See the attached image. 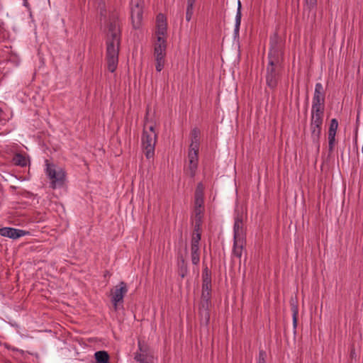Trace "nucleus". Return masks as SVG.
<instances>
[{"label":"nucleus","mask_w":363,"mask_h":363,"mask_svg":"<svg viewBox=\"0 0 363 363\" xmlns=\"http://www.w3.org/2000/svg\"><path fill=\"white\" fill-rule=\"evenodd\" d=\"M192 264L197 265L200 261V252H191Z\"/></svg>","instance_id":"27"},{"label":"nucleus","mask_w":363,"mask_h":363,"mask_svg":"<svg viewBox=\"0 0 363 363\" xmlns=\"http://www.w3.org/2000/svg\"><path fill=\"white\" fill-rule=\"evenodd\" d=\"M193 13H194V7L193 6L189 7L187 6L186 11V21L189 22L191 21Z\"/></svg>","instance_id":"31"},{"label":"nucleus","mask_w":363,"mask_h":363,"mask_svg":"<svg viewBox=\"0 0 363 363\" xmlns=\"http://www.w3.org/2000/svg\"><path fill=\"white\" fill-rule=\"evenodd\" d=\"M13 162L16 165L21 167H26L27 165V160L26 157L19 153L14 156Z\"/></svg>","instance_id":"23"},{"label":"nucleus","mask_w":363,"mask_h":363,"mask_svg":"<svg viewBox=\"0 0 363 363\" xmlns=\"http://www.w3.org/2000/svg\"><path fill=\"white\" fill-rule=\"evenodd\" d=\"M96 363H110V356L106 351L100 350L94 353Z\"/></svg>","instance_id":"18"},{"label":"nucleus","mask_w":363,"mask_h":363,"mask_svg":"<svg viewBox=\"0 0 363 363\" xmlns=\"http://www.w3.org/2000/svg\"><path fill=\"white\" fill-rule=\"evenodd\" d=\"M194 206L199 208L203 206V198H194Z\"/></svg>","instance_id":"35"},{"label":"nucleus","mask_w":363,"mask_h":363,"mask_svg":"<svg viewBox=\"0 0 363 363\" xmlns=\"http://www.w3.org/2000/svg\"><path fill=\"white\" fill-rule=\"evenodd\" d=\"M27 4H28L27 0H25V1H24V5H25V6H27Z\"/></svg>","instance_id":"44"},{"label":"nucleus","mask_w":363,"mask_h":363,"mask_svg":"<svg viewBox=\"0 0 363 363\" xmlns=\"http://www.w3.org/2000/svg\"><path fill=\"white\" fill-rule=\"evenodd\" d=\"M191 252H199V245L191 243Z\"/></svg>","instance_id":"36"},{"label":"nucleus","mask_w":363,"mask_h":363,"mask_svg":"<svg viewBox=\"0 0 363 363\" xmlns=\"http://www.w3.org/2000/svg\"><path fill=\"white\" fill-rule=\"evenodd\" d=\"M46 173L49 178L51 179V187L55 189L57 187H62L65 184L66 174L62 169L56 171L54 168V165L48 163Z\"/></svg>","instance_id":"6"},{"label":"nucleus","mask_w":363,"mask_h":363,"mask_svg":"<svg viewBox=\"0 0 363 363\" xmlns=\"http://www.w3.org/2000/svg\"><path fill=\"white\" fill-rule=\"evenodd\" d=\"M28 233V231H26L21 229H16L13 228L4 227L0 228V235L7 237L13 240L18 239Z\"/></svg>","instance_id":"12"},{"label":"nucleus","mask_w":363,"mask_h":363,"mask_svg":"<svg viewBox=\"0 0 363 363\" xmlns=\"http://www.w3.org/2000/svg\"><path fill=\"white\" fill-rule=\"evenodd\" d=\"M195 2H196V0H187V6L189 7H191V6L194 7Z\"/></svg>","instance_id":"42"},{"label":"nucleus","mask_w":363,"mask_h":363,"mask_svg":"<svg viewBox=\"0 0 363 363\" xmlns=\"http://www.w3.org/2000/svg\"><path fill=\"white\" fill-rule=\"evenodd\" d=\"M157 138V133H149L147 134V128L145 126L142 136V146L144 154L147 159L152 157L155 155Z\"/></svg>","instance_id":"5"},{"label":"nucleus","mask_w":363,"mask_h":363,"mask_svg":"<svg viewBox=\"0 0 363 363\" xmlns=\"http://www.w3.org/2000/svg\"><path fill=\"white\" fill-rule=\"evenodd\" d=\"M106 34V60L109 72H114L118 62L121 31L118 18L113 14L109 16Z\"/></svg>","instance_id":"2"},{"label":"nucleus","mask_w":363,"mask_h":363,"mask_svg":"<svg viewBox=\"0 0 363 363\" xmlns=\"http://www.w3.org/2000/svg\"><path fill=\"white\" fill-rule=\"evenodd\" d=\"M338 127V121L336 118H333L330 121L329 126L328 134L336 135L337 129Z\"/></svg>","instance_id":"24"},{"label":"nucleus","mask_w":363,"mask_h":363,"mask_svg":"<svg viewBox=\"0 0 363 363\" xmlns=\"http://www.w3.org/2000/svg\"><path fill=\"white\" fill-rule=\"evenodd\" d=\"M313 101L323 102L325 101V90L321 83H316L315 86Z\"/></svg>","instance_id":"17"},{"label":"nucleus","mask_w":363,"mask_h":363,"mask_svg":"<svg viewBox=\"0 0 363 363\" xmlns=\"http://www.w3.org/2000/svg\"><path fill=\"white\" fill-rule=\"evenodd\" d=\"M128 292L127 284L124 281H121L111 291V302L115 310H117L118 304L123 302V297Z\"/></svg>","instance_id":"9"},{"label":"nucleus","mask_w":363,"mask_h":363,"mask_svg":"<svg viewBox=\"0 0 363 363\" xmlns=\"http://www.w3.org/2000/svg\"><path fill=\"white\" fill-rule=\"evenodd\" d=\"M194 198H203V191H195Z\"/></svg>","instance_id":"39"},{"label":"nucleus","mask_w":363,"mask_h":363,"mask_svg":"<svg viewBox=\"0 0 363 363\" xmlns=\"http://www.w3.org/2000/svg\"><path fill=\"white\" fill-rule=\"evenodd\" d=\"M2 113H3V110L0 108V118L1 117Z\"/></svg>","instance_id":"43"},{"label":"nucleus","mask_w":363,"mask_h":363,"mask_svg":"<svg viewBox=\"0 0 363 363\" xmlns=\"http://www.w3.org/2000/svg\"><path fill=\"white\" fill-rule=\"evenodd\" d=\"M290 306L291 310L292 311V315H298V302L296 298H291L290 300Z\"/></svg>","instance_id":"25"},{"label":"nucleus","mask_w":363,"mask_h":363,"mask_svg":"<svg viewBox=\"0 0 363 363\" xmlns=\"http://www.w3.org/2000/svg\"><path fill=\"white\" fill-rule=\"evenodd\" d=\"M140 352L135 354L134 359L139 363H154V354L152 349L144 342L138 340Z\"/></svg>","instance_id":"8"},{"label":"nucleus","mask_w":363,"mask_h":363,"mask_svg":"<svg viewBox=\"0 0 363 363\" xmlns=\"http://www.w3.org/2000/svg\"><path fill=\"white\" fill-rule=\"evenodd\" d=\"M203 186L201 183H199L197 186H196V191H203Z\"/></svg>","instance_id":"41"},{"label":"nucleus","mask_w":363,"mask_h":363,"mask_svg":"<svg viewBox=\"0 0 363 363\" xmlns=\"http://www.w3.org/2000/svg\"><path fill=\"white\" fill-rule=\"evenodd\" d=\"M211 306V285L202 286L201 300L199 305V316L201 325L208 326L210 321L209 308Z\"/></svg>","instance_id":"3"},{"label":"nucleus","mask_w":363,"mask_h":363,"mask_svg":"<svg viewBox=\"0 0 363 363\" xmlns=\"http://www.w3.org/2000/svg\"><path fill=\"white\" fill-rule=\"evenodd\" d=\"M323 122V121L322 120H311V136L312 141L318 150H319L320 148V136L321 134Z\"/></svg>","instance_id":"10"},{"label":"nucleus","mask_w":363,"mask_h":363,"mask_svg":"<svg viewBox=\"0 0 363 363\" xmlns=\"http://www.w3.org/2000/svg\"><path fill=\"white\" fill-rule=\"evenodd\" d=\"M199 147H190L189 151L188 154V157L189 160V172L191 177H194L196 174V171L198 167V160H199Z\"/></svg>","instance_id":"11"},{"label":"nucleus","mask_w":363,"mask_h":363,"mask_svg":"<svg viewBox=\"0 0 363 363\" xmlns=\"http://www.w3.org/2000/svg\"><path fill=\"white\" fill-rule=\"evenodd\" d=\"M201 233H193L191 238V243L199 244L201 240Z\"/></svg>","instance_id":"32"},{"label":"nucleus","mask_w":363,"mask_h":363,"mask_svg":"<svg viewBox=\"0 0 363 363\" xmlns=\"http://www.w3.org/2000/svg\"><path fill=\"white\" fill-rule=\"evenodd\" d=\"M143 1L142 0L130 1V14L133 28H139L143 20Z\"/></svg>","instance_id":"7"},{"label":"nucleus","mask_w":363,"mask_h":363,"mask_svg":"<svg viewBox=\"0 0 363 363\" xmlns=\"http://www.w3.org/2000/svg\"><path fill=\"white\" fill-rule=\"evenodd\" d=\"M359 124V111L357 112V119H356V128L354 130V141L357 143V133H358V127Z\"/></svg>","instance_id":"34"},{"label":"nucleus","mask_w":363,"mask_h":363,"mask_svg":"<svg viewBox=\"0 0 363 363\" xmlns=\"http://www.w3.org/2000/svg\"><path fill=\"white\" fill-rule=\"evenodd\" d=\"M200 130L197 128H194L191 131V145L190 147H199L200 145Z\"/></svg>","instance_id":"19"},{"label":"nucleus","mask_w":363,"mask_h":363,"mask_svg":"<svg viewBox=\"0 0 363 363\" xmlns=\"http://www.w3.org/2000/svg\"><path fill=\"white\" fill-rule=\"evenodd\" d=\"M202 224V220H199V219H195L194 220V229L193 233H201V227Z\"/></svg>","instance_id":"30"},{"label":"nucleus","mask_w":363,"mask_h":363,"mask_svg":"<svg viewBox=\"0 0 363 363\" xmlns=\"http://www.w3.org/2000/svg\"><path fill=\"white\" fill-rule=\"evenodd\" d=\"M335 135H336L328 134V152L330 154H331L334 150Z\"/></svg>","instance_id":"26"},{"label":"nucleus","mask_w":363,"mask_h":363,"mask_svg":"<svg viewBox=\"0 0 363 363\" xmlns=\"http://www.w3.org/2000/svg\"><path fill=\"white\" fill-rule=\"evenodd\" d=\"M268 63L266 67L265 80L267 86L274 91L281 82L284 70V43L277 33H274L269 39Z\"/></svg>","instance_id":"1"},{"label":"nucleus","mask_w":363,"mask_h":363,"mask_svg":"<svg viewBox=\"0 0 363 363\" xmlns=\"http://www.w3.org/2000/svg\"><path fill=\"white\" fill-rule=\"evenodd\" d=\"M242 220H243L242 215L238 213L237 216L235 218L234 223L242 224Z\"/></svg>","instance_id":"37"},{"label":"nucleus","mask_w":363,"mask_h":363,"mask_svg":"<svg viewBox=\"0 0 363 363\" xmlns=\"http://www.w3.org/2000/svg\"><path fill=\"white\" fill-rule=\"evenodd\" d=\"M147 134H149V133H156L154 125H150L148 130H147Z\"/></svg>","instance_id":"40"},{"label":"nucleus","mask_w":363,"mask_h":363,"mask_svg":"<svg viewBox=\"0 0 363 363\" xmlns=\"http://www.w3.org/2000/svg\"><path fill=\"white\" fill-rule=\"evenodd\" d=\"M245 245L246 239L233 240V255L240 259Z\"/></svg>","instance_id":"16"},{"label":"nucleus","mask_w":363,"mask_h":363,"mask_svg":"<svg viewBox=\"0 0 363 363\" xmlns=\"http://www.w3.org/2000/svg\"><path fill=\"white\" fill-rule=\"evenodd\" d=\"M166 48L167 43L165 38L157 37L154 48V55L156 61L155 68L157 72H161L164 68Z\"/></svg>","instance_id":"4"},{"label":"nucleus","mask_w":363,"mask_h":363,"mask_svg":"<svg viewBox=\"0 0 363 363\" xmlns=\"http://www.w3.org/2000/svg\"><path fill=\"white\" fill-rule=\"evenodd\" d=\"M178 274L182 278H184L188 273V266L183 255L178 253L177 256Z\"/></svg>","instance_id":"15"},{"label":"nucleus","mask_w":363,"mask_h":363,"mask_svg":"<svg viewBox=\"0 0 363 363\" xmlns=\"http://www.w3.org/2000/svg\"><path fill=\"white\" fill-rule=\"evenodd\" d=\"M157 30L156 35L157 37H164L167 34V18L163 13H159L156 17Z\"/></svg>","instance_id":"14"},{"label":"nucleus","mask_w":363,"mask_h":363,"mask_svg":"<svg viewBox=\"0 0 363 363\" xmlns=\"http://www.w3.org/2000/svg\"><path fill=\"white\" fill-rule=\"evenodd\" d=\"M233 234V240L245 239V233L243 229V225L234 223Z\"/></svg>","instance_id":"20"},{"label":"nucleus","mask_w":363,"mask_h":363,"mask_svg":"<svg viewBox=\"0 0 363 363\" xmlns=\"http://www.w3.org/2000/svg\"><path fill=\"white\" fill-rule=\"evenodd\" d=\"M208 285H211V272L206 267L202 272V286H206L207 288Z\"/></svg>","instance_id":"22"},{"label":"nucleus","mask_w":363,"mask_h":363,"mask_svg":"<svg viewBox=\"0 0 363 363\" xmlns=\"http://www.w3.org/2000/svg\"><path fill=\"white\" fill-rule=\"evenodd\" d=\"M241 8H242L241 2L240 0H238V11H237L236 16H235V29H234V33H235V36L239 35V30H240V23H241V18H242Z\"/></svg>","instance_id":"21"},{"label":"nucleus","mask_w":363,"mask_h":363,"mask_svg":"<svg viewBox=\"0 0 363 363\" xmlns=\"http://www.w3.org/2000/svg\"><path fill=\"white\" fill-rule=\"evenodd\" d=\"M266 357H267L266 352L263 350H259L257 363H266V360H265Z\"/></svg>","instance_id":"33"},{"label":"nucleus","mask_w":363,"mask_h":363,"mask_svg":"<svg viewBox=\"0 0 363 363\" xmlns=\"http://www.w3.org/2000/svg\"><path fill=\"white\" fill-rule=\"evenodd\" d=\"M202 212H203V207H197L194 206V213H195V219H199V220H202Z\"/></svg>","instance_id":"29"},{"label":"nucleus","mask_w":363,"mask_h":363,"mask_svg":"<svg viewBox=\"0 0 363 363\" xmlns=\"http://www.w3.org/2000/svg\"><path fill=\"white\" fill-rule=\"evenodd\" d=\"M325 102L312 101L311 120L323 121Z\"/></svg>","instance_id":"13"},{"label":"nucleus","mask_w":363,"mask_h":363,"mask_svg":"<svg viewBox=\"0 0 363 363\" xmlns=\"http://www.w3.org/2000/svg\"><path fill=\"white\" fill-rule=\"evenodd\" d=\"M293 317V327H294V333H296V327H297V323H298V315H292Z\"/></svg>","instance_id":"38"},{"label":"nucleus","mask_w":363,"mask_h":363,"mask_svg":"<svg viewBox=\"0 0 363 363\" xmlns=\"http://www.w3.org/2000/svg\"><path fill=\"white\" fill-rule=\"evenodd\" d=\"M318 0H305L306 6L307 9L311 11L316 7Z\"/></svg>","instance_id":"28"},{"label":"nucleus","mask_w":363,"mask_h":363,"mask_svg":"<svg viewBox=\"0 0 363 363\" xmlns=\"http://www.w3.org/2000/svg\"><path fill=\"white\" fill-rule=\"evenodd\" d=\"M354 352L353 351H352V352H351V356H352V355L354 354Z\"/></svg>","instance_id":"45"}]
</instances>
